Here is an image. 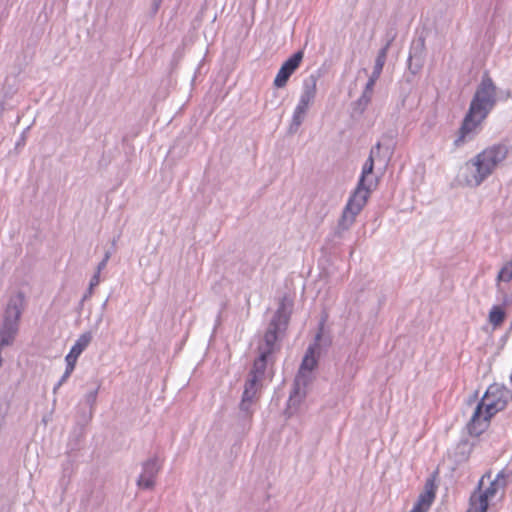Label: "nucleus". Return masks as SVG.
<instances>
[{
    "label": "nucleus",
    "instance_id": "10",
    "mask_svg": "<svg viewBox=\"0 0 512 512\" xmlns=\"http://www.w3.org/2000/svg\"><path fill=\"white\" fill-rule=\"evenodd\" d=\"M316 95V84L315 82L310 85L306 86L304 88V91L300 97L299 103L296 106L295 112H294V121L296 124H300L304 115L306 114L310 104L314 101Z\"/></svg>",
    "mask_w": 512,
    "mask_h": 512
},
{
    "label": "nucleus",
    "instance_id": "24",
    "mask_svg": "<svg viewBox=\"0 0 512 512\" xmlns=\"http://www.w3.org/2000/svg\"><path fill=\"white\" fill-rule=\"evenodd\" d=\"M376 149L379 150L380 149V143H377L376 145Z\"/></svg>",
    "mask_w": 512,
    "mask_h": 512
},
{
    "label": "nucleus",
    "instance_id": "8",
    "mask_svg": "<svg viewBox=\"0 0 512 512\" xmlns=\"http://www.w3.org/2000/svg\"><path fill=\"white\" fill-rule=\"evenodd\" d=\"M303 52L298 51L294 53L291 57H289L279 69L275 79L274 86L277 88H283L286 86L290 76L299 68L302 59Z\"/></svg>",
    "mask_w": 512,
    "mask_h": 512
},
{
    "label": "nucleus",
    "instance_id": "9",
    "mask_svg": "<svg viewBox=\"0 0 512 512\" xmlns=\"http://www.w3.org/2000/svg\"><path fill=\"white\" fill-rule=\"evenodd\" d=\"M493 417L494 416H489L488 411L478 403L470 421L467 424L468 433L471 436H480L489 428Z\"/></svg>",
    "mask_w": 512,
    "mask_h": 512
},
{
    "label": "nucleus",
    "instance_id": "4",
    "mask_svg": "<svg viewBox=\"0 0 512 512\" xmlns=\"http://www.w3.org/2000/svg\"><path fill=\"white\" fill-rule=\"evenodd\" d=\"M510 399H512V393L508 388L493 383L488 386L479 404L488 411L489 416H495L506 408Z\"/></svg>",
    "mask_w": 512,
    "mask_h": 512
},
{
    "label": "nucleus",
    "instance_id": "2",
    "mask_svg": "<svg viewBox=\"0 0 512 512\" xmlns=\"http://www.w3.org/2000/svg\"><path fill=\"white\" fill-rule=\"evenodd\" d=\"M508 152L509 149L504 144H495L482 150L467 163L472 165L474 171L465 176V184L470 187L479 186L507 158Z\"/></svg>",
    "mask_w": 512,
    "mask_h": 512
},
{
    "label": "nucleus",
    "instance_id": "6",
    "mask_svg": "<svg viewBox=\"0 0 512 512\" xmlns=\"http://www.w3.org/2000/svg\"><path fill=\"white\" fill-rule=\"evenodd\" d=\"M288 319V316L284 314V306L282 305V307L276 312L269 328L264 334L263 340L258 347L259 353L268 355L273 353L278 338L277 334L281 330V326L284 328L287 326Z\"/></svg>",
    "mask_w": 512,
    "mask_h": 512
},
{
    "label": "nucleus",
    "instance_id": "17",
    "mask_svg": "<svg viewBox=\"0 0 512 512\" xmlns=\"http://www.w3.org/2000/svg\"><path fill=\"white\" fill-rule=\"evenodd\" d=\"M496 280L497 282H510L512 280V259L502 266Z\"/></svg>",
    "mask_w": 512,
    "mask_h": 512
},
{
    "label": "nucleus",
    "instance_id": "7",
    "mask_svg": "<svg viewBox=\"0 0 512 512\" xmlns=\"http://www.w3.org/2000/svg\"><path fill=\"white\" fill-rule=\"evenodd\" d=\"M485 118L486 117H482V113L478 111V109L470 106L459 129V135L455 140V145H462L466 141L467 137L476 131Z\"/></svg>",
    "mask_w": 512,
    "mask_h": 512
},
{
    "label": "nucleus",
    "instance_id": "18",
    "mask_svg": "<svg viewBox=\"0 0 512 512\" xmlns=\"http://www.w3.org/2000/svg\"><path fill=\"white\" fill-rule=\"evenodd\" d=\"M148 467L149 464L146 465L144 473L141 474L138 480V485L146 489L151 488L154 485V474L152 473L148 475Z\"/></svg>",
    "mask_w": 512,
    "mask_h": 512
},
{
    "label": "nucleus",
    "instance_id": "5",
    "mask_svg": "<svg viewBox=\"0 0 512 512\" xmlns=\"http://www.w3.org/2000/svg\"><path fill=\"white\" fill-rule=\"evenodd\" d=\"M495 97L496 87L488 73H485L480 85L475 92L470 106L478 109V111L482 113V117H487L495 105Z\"/></svg>",
    "mask_w": 512,
    "mask_h": 512
},
{
    "label": "nucleus",
    "instance_id": "15",
    "mask_svg": "<svg viewBox=\"0 0 512 512\" xmlns=\"http://www.w3.org/2000/svg\"><path fill=\"white\" fill-rule=\"evenodd\" d=\"M268 354L259 353V357L255 359L252 369L249 373V376L253 377L256 376L257 379L261 380L263 379L264 372L266 370L267 366V357Z\"/></svg>",
    "mask_w": 512,
    "mask_h": 512
},
{
    "label": "nucleus",
    "instance_id": "1",
    "mask_svg": "<svg viewBox=\"0 0 512 512\" xmlns=\"http://www.w3.org/2000/svg\"><path fill=\"white\" fill-rule=\"evenodd\" d=\"M374 150L371 151L368 159L362 167L361 176L359 178L358 185L353 195L348 200L346 207L343 211L341 223L343 225H351L356 216L361 212L363 207L366 205L367 200L371 191L376 188L378 181L373 174L374 169Z\"/></svg>",
    "mask_w": 512,
    "mask_h": 512
},
{
    "label": "nucleus",
    "instance_id": "21",
    "mask_svg": "<svg viewBox=\"0 0 512 512\" xmlns=\"http://www.w3.org/2000/svg\"><path fill=\"white\" fill-rule=\"evenodd\" d=\"M99 283V273L95 274L93 278L91 279L90 286H96Z\"/></svg>",
    "mask_w": 512,
    "mask_h": 512
},
{
    "label": "nucleus",
    "instance_id": "16",
    "mask_svg": "<svg viewBox=\"0 0 512 512\" xmlns=\"http://www.w3.org/2000/svg\"><path fill=\"white\" fill-rule=\"evenodd\" d=\"M92 340L90 332H85L77 339L76 343L72 346L70 352L76 356H80L81 353L87 348Z\"/></svg>",
    "mask_w": 512,
    "mask_h": 512
},
{
    "label": "nucleus",
    "instance_id": "3",
    "mask_svg": "<svg viewBox=\"0 0 512 512\" xmlns=\"http://www.w3.org/2000/svg\"><path fill=\"white\" fill-rule=\"evenodd\" d=\"M508 473L501 470L492 479V473L486 472L480 479L477 489L471 494L467 512H487L490 503L498 494L504 495L508 483Z\"/></svg>",
    "mask_w": 512,
    "mask_h": 512
},
{
    "label": "nucleus",
    "instance_id": "11",
    "mask_svg": "<svg viewBox=\"0 0 512 512\" xmlns=\"http://www.w3.org/2000/svg\"><path fill=\"white\" fill-rule=\"evenodd\" d=\"M262 387L261 380L257 379L256 376H248L246 380L244 392L242 395V406L247 409V405H250L257 398V395Z\"/></svg>",
    "mask_w": 512,
    "mask_h": 512
},
{
    "label": "nucleus",
    "instance_id": "19",
    "mask_svg": "<svg viewBox=\"0 0 512 512\" xmlns=\"http://www.w3.org/2000/svg\"><path fill=\"white\" fill-rule=\"evenodd\" d=\"M77 359H78V356H76L75 354H72L71 352L68 353V355L65 358L67 366H66V370H65V373L63 376V380L68 378L70 376V374L73 372L76 362H77Z\"/></svg>",
    "mask_w": 512,
    "mask_h": 512
},
{
    "label": "nucleus",
    "instance_id": "12",
    "mask_svg": "<svg viewBox=\"0 0 512 512\" xmlns=\"http://www.w3.org/2000/svg\"><path fill=\"white\" fill-rule=\"evenodd\" d=\"M318 349V345L314 344L310 346L306 354L302 360L299 374L297 376V381L300 382L301 378L305 377L306 374L312 372L316 366H317V357H316V350Z\"/></svg>",
    "mask_w": 512,
    "mask_h": 512
},
{
    "label": "nucleus",
    "instance_id": "14",
    "mask_svg": "<svg viewBox=\"0 0 512 512\" xmlns=\"http://www.w3.org/2000/svg\"><path fill=\"white\" fill-rule=\"evenodd\" d=\"M505 318L506 312L501 306H492L488 314V321L493 326L494 329L500 327L505 321Z\"/></svg>",
    "mask_w": 512,
    "mask_h": 512
},
{
    "label": "nucleus",
    "instance_id": "20",
    "mask_svg": "<svg viewBox=\"0 0 512 512\" xmlns=\"http://www.w3.org/2000/svg\"><path fill=\"white\" fill-rule=\"evenodd\" d=\"M383 57H384V54L380 57H378L377 59V63H376V66H375V77H378L379 74L381 73V70L383 68V64H384V61H383Z\"/></svg>",
    "mask_w": 512,
    "mask_h": 512
},
{
    "label": "nucleus",
    "instance_id": "23",
    "mask_svg": "<svg viewBox=\"0 0 512 512\" xmlns=\"http://www.w3.org/2000/svg\"><path fill=\"white\" fill-rule=\"evenodd\" d=\"M106 259H104L100 264H99V267H98V273L100 272V270L106 265Z\"/></svg>",
    "mask_w": 512,
    "mask_h": 512
},
{
    "label": "nucleus",
    "instance_id": "13",
    "mask_svg": "<svg viewBox=\"0 0 512 512\" xmlns=\"http://www.w3.org/2000/svg\"><path fill=\"white\" fill-rule=\"evenodd\" d=\"M435 499L433 484L426 485L425 491L421 493L410 512H428Z\"/></svg>",
    "mask_w": 512,
    "mask_h": 512
},
{
    "label": "nucleus",
    "instance_id": "22",
    "mask_svg": "<svg viewBox=\"0 0 512 512\" xmlns=\"http://www.w3.org/2000/svg\"><path fill=\"white\" fill-rule=\"evenodd\" d=\"M375 78L376 77H372L369 82L367 83V89H372L374 83H375Z\"/></svg>",
    "mask_w": 512,
    "mask_h": 512
}]
</instances>
